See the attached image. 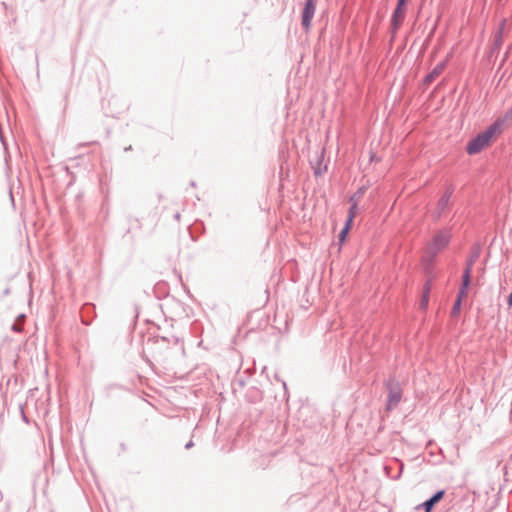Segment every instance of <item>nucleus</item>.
Instances as JSON below:
<instances>
[{"mask_svg":"<svg viewBox=\"0 0 512 512\" xmlns=\"http://www.w3.org/2000/svg\"><path fill=\"white\" fill-rule=\"evenodd\" d=\"M500 133L501 123L495 122L467 144V153L469 155L478 154L485 148L489 147L500 135Z\"/></svg>","mask_w":512,"mask_h":512,"instance_id":"nucleus-1","label":"nucleus"},{"mask_svg":"<svg viewBox=\"0 0 512 512\" xmlns=\"http://www.w3.org/2000/svg\"><path fill=\"white\" fill-rule=\"evenodd\" d=\"M451 238L449 230H442L437 232L432 240L427 244L426 252L429 256L434 257L442 251L448 244Z\"/></svg>","mask_w":512,"mask_h":512,"instance_id":"nucleus-2","label":"nucleus"},{"mask_svg":"<svg viewBox=\"0 0 512 512\" xmlns=\"http://www.w3.org/2000/svg\"><path fill=\"white\" fill-rule=\"evenodd\" d=\"M315 6L316 4L314 0L306 1L302 15V25L304 26L305 29H308L310 27L311 20L315 12Z\"/></svg>","mask_w":512,"mask_h":512,"instance_id":"nucleus-3","label":"nucleus"},{"mask_svg":"<svg viewBox=\"0 0 512 512\" xmlns=\"http://www.w3.org/2000/svg\"><path fill=\"white\" fill-rule=\"evenodd\" d=\"M406 10V2L398 0L396 9L392 17V25L396 29L404 20Z\"/></svg>","mask_w":512,"mask_h":512,"instance_id":"nucleus-4","label":"nucleus"},{"mask_svg":"<svg viewBox=\"0 0 512 512\" xmlns=\"http://www.w3.org/2000/svg\"><path fill=\"white\" fill-rule=\"evenodd\" d=\"M445 492L443 490L438 491L429 500L425 501L421 506L425 508V512H430L433 506L438 503L443 497Z\"/></svg>","mask_w":512,"mask_h":512,"instance_id":"nucleus-5","label":"nucleus"},{"mask_svg":"<svg viewBox=\"0 0 512 512\" xmlns=\"http://www.w3.org/2000/svg\"><path fill=\"white\" fill-rule=\"evenodd\" d=\"M450 194H444L437 203L438 215L440 216L449 206Z\"/></svg>","mask_w":512,"mask_h":512,"instance_id":"nucleus-6","label":"nucleus"},{"mask_svg":"<svg viewBox=\"0 0 512 512\" xmlns=\"http://www.w3.org/2000/svg\"><path fill=\"white\" fill-rule=\"evenodd\" d=\"M444 70V64L437 65L431 73H429L425 79L427 83L434 81Z\"/></svg>","mask_w":512,"mask_h":512,"instance_id":"nucleus-7","label":"nucleus"},{"mask_svg":"<svg viewBox=\"0 0 512 512\" xmlns=\"http://www.w3.org/2000/svg\"><path fill=\"white\" fill-rule=\"evenodd\" d=\"M470 273H471V264L467 266L463 275V283L462 288L460 290H464L465 294L467 293V288L470 284Z\"/></svg>","mask_w":512,"mask_h":512,"instance_id":"nucleus-8","label":"nucleus"},{"mask_svg":"<svg viewBox=\"0 0 512 512\" xmlns=\"http://www.w3.org/2000/svg\"><path fill=\"white\" fill-rule=\"evenodd\" d=\"M466 295H465V292L464 290H460L459 291V295H458V298L453 306V309H452V313L453 314H457L460 310V305H461V301H462V298H464Z\"/></svg>","mask_w":512,"mask_h":512,"instance_id":"nucleus-9","label":"nucleus"},{"mask_svg":"<svg viewBox=\"0 0 512 512\" xmlns=\"http://www.w3.org/2000/svg\"><path fill=\"white\" fill-rule=\"evenodd\" d=\"M428 302H429V287H426V289L422 295L421 301H420V308L425 310L428 306Z\"/></svg>","mask_w":512,"mask_h":512,"instance_id":"nucleus-10","label":"nucleus"},{"mask_svg":"<svg viewBox=\"0 0 512 512\" xmlns=\"http://www.w3.org/2000/svg\"><path fill=\"white\" fill-rule=\"evenodd\" d=\"M351 201L353 204L349 209L348 217L354 219L357 214V201L354 200V197L351 198Z\"/></svg>","mask_w":512,"mask_h":512,"instance_id":"nucleus-11","label":"nucleus"},{"mask_svg":"<svg viewBox=\"0 0 512 512\" xmlns=\"http://www.w3.org/2000/svg\"><path fill=\"white\" fill-rule=\"evenodd\" d=\"M400 400V394L393 393L390 395V403L397 404Z\"/></svg>","mask_w":512,"mask_h":512,"instance_id":"nucleus-12","label":"nucleus"},{"mask_svg":"<svg viewBox=\"0 0 512 512\" xmlns=\"http://www.w3.org/2000/svg\"><path fill=\"white\" fill-rule=\"evenodd\" d=\"M353 220L354 219L348 217V219L346 221V224H345V227L343 229L346 230L347 232H349L350 229H351Z\"/></svg>","mask_w":512,"mask_h":512,"instance_id":"nucleus-13","label":"nucleus"},{"mask_svg":"<svg viewBox=\"0 0 512 512\" xmlns=\"http://www.w3.org/2000/svg\"><path fill=\"white\" fill-rule=\"evenodd\" d=\"M353 220L354 219L348 217V219L346 221V224H345V227L343 229L346 230L347 232H349L350 229H351Z\"/></svg>","mask_w":512,"mask_h":512,"instance_id":"nucleus-14","label":"nucleus"},{"mask_svg":"<svg viewBox=\"0 0 512 512\" xmlns=\"http://www.w3.org/2000/svg\"><path fill=\"white\" fill-rule=\"evenodd\" d=\"M347 234H348V232L346 230L342 229V231L339 234V240L341 243H343L345 241Z\"/></svg>","mask_w":512,"mask_h":512,"instance_id":"nucleus-15","label":"nucleus"},{"mask_svg":"<svg viewBox=\"0 0 512 512\" xmlns=\"http://www.w3.org/2000/svg\"><path fill=\"white\" fill-rule=\"evenodd\" d=\"M507 302H508V305L511 307L512 306V291H511V294L508 297Z\"/></svg>","mask_w":512,"mask_h":512,"instance_id":"nucleus-16","label":"nucleus"}]
</instances>
